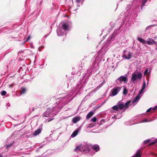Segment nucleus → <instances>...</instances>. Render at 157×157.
<instances>
[{
	"instance_id": "f257e3e1",
	"label": "nucleus",
	"mask_w": 157,
	"mask_h": 157,
	"mask_svg": "<svg viewBox=\"0 0 157 157\" xmlns=\"http://www.w3.org/2000/svg\"><path fill=\"white\" fill-rule=\"evenodd\" d=\"M73 95V93L71 92L69 94L66 93L63 97L59 98L57 100V103L52 109L48 108L47 110L43 114L44 117H48L56 115L60 110L62 107L67 104L70 100L69 99Z\"/></svg>"
},
{
	"instance_id": "f03ea898",
	"label": "nucleus",
	"mask_w": 157,
	"mask_h": 157,
	"mask_svg": "<svg viewBox=\"0 0 157 157\" xmlns=\"http://www.w3.org/2000/svg\"><path fill=\"white\" fill-rule=\"evenodd\" d=\"M71 25V22L70 21H62L59 25V28H58L57 30L58 36H60L64 35V33L63 32L62 29H63L65 31H68L70 29Z\"/></svg>"
},
{
	"instance_id": "7ed1b4c3",
	"label": "nucleus",
	"mask_w": 157,
	"mask_h": 157,
	"mask_svg": "<svg viewBox=\"0 0 157 157\" xmlns=\"http://www.w3.org/2000/svg\"><path fill=\"white\" fill-rule=\"evenodd\" d=\"M91 145L88 144H84L81 146L80 151L84 154H86V155L91 156Z\"/></svg>"
},
{
	"instance_id": "20e7f679",
	"label": "nucleus",
	"mask_w": 157,
	"mask_h": 157,
	"mask_svg": "<svg viewBox=\"0 0 157 157\" xmlns=\"http://www.w3.org/2000/svg\"><path fill=\"white\" fill-rule=\"evenodd\" d=\"M142 77V74L140 72H135L132 74L131 77V82L135 83L136 81L138 80H141Z\"/></svg>"
},
{
	"instance_id": "39448f33",
	"label": "nucleus",
	"mask_w": 157,
	"mask_h": 157,
	"mask_svg": "<svg viewBox=\"0 0 157 157\" xmlns=\"http://www.w3.org/2000/svg\"><path fill=\"white\" fill-rule=\"evenodd\" d=\"M146 87V83L145 81H144L142 86L141 88V89L140 91L136 96L134 98L132 101V103L134 104L135 102L137 103L140 100V98L141 97L140 95L142 93L143 91L145 90Z\"/></svg>"
},
{
	"instance_id": "423d86ee",
	"label": "nucleus",
	"mask_w": 157,
	"mask_h": 157,
	"mask_svg": "<svg viewBox=\"0 0 157 157\" xmlns=\"http://www.w3.org/2000/svg\"><path fill=\"white\" fill-rule=\"evenodd\" d=\"M132 53L130 51H127L126 50H124L122 57L124 59H130L132 58Z\"/></svg>"
},
{
	"instance_id": "0eeeda50",
	"label": "nucleus",
	"mask_w": 157,
	"mask_h": 157,
	"mask_svg": "<svg viewBox=\"0 0 157 157\" xmlns=\"http://www.w3.org/2000/svg\"><path fill=\"white\" fill-rule=\"evenodd\" d=\"M121 89V88L120 87L116 86L113 88L110 94L109 95L111 97H113L117 95Z\"/></svg>"
},
{
	"instance_id": "6e6552de",
	"label": "nucleus",
	"mask_w": 157,
	"mask_h": 157,
	"mask_svg": "<svg viewBox=\"0 0 157 157\" xmlns=\"http://www.w3.org/2000/svg\"><path fill=\"white\" fill-rule=\"evenodd\" d=\"M105 51L101 54L100 52H98V55L96 56L95 62L97 63H99L101 61L102 59L103 56L105 54Z\"/></svg>"
},
{
	"instance_id": "1a4fd4ad",
	"label": "nucleus",
	"mask_w": 157,
	"mask_h": 157,
	"mask_svg": "<svg viewBox=\"0 0 157 157\" xmlns=\"http://www.w3.org/2000/svg\"><path fill=\"white\" fill-rule=\"evenodd\" d=\"M91 151H92L91 155L95 154L99 149V146L97 145H94L92 146H91Z\"/></svg>"
},
{
	"instance_id": "9d476101",
	"label": "nucleus",
	"mask_w": 157,
	"mask_h": 157,
	"mask_svg": "<svg viewBox=\"0 0 157 157\" xmlns=\"http://www.w3.org/2000/svg\"><path fill=\"white\" fill-rule=\"evenodd\" d=\"M117 80H118L120 82H124V83H126L128 81V78L126 76L122 75L118 78Z\"/></svg>"
},
{
	"instance_id": "9b49d317",
	"label": "nucleus",
	"mask_w": 157,
	"mask_h": 157,
	"mask_svg": "<svg viewBox=\"0 0 157 157\" xmlns=\"http://www.w3.org/2000/svg\"><path fill=\"white\" fill-rule=\"evenodd\" d=\"M42 127L43 125L42 124H41L39 128L34 132L33 133V135L34 136H36L40 133L42 129Z\"/></svg>"
},
{
	"instance_id": "f8f14e48",
	"label": "nucleus",
	"mask_w": 157,
	"mask_h": 157,
	"mask_svg": "<svg viewBox=\"0 0 157 157\" xmlns=\"http://www.w3.org/2000/svg\"><path fill=\"white\" fill-rule=\"evenodd\" d=\"M132 101H131L130 100L126 102L124 105V108L125 109H127L128 108L129 105L131 106L132 105H133V106H134L136 105V103H136L135 102L134 104H132Z\"/></svg>"
},
{
	"instance_id": "ddd939ff",
	"label": "nucleus",
	"mask_w": 157,
	"mask_h": 157,
	"mask_svg": "<svg viewBox=\"0 0 157 157\" xmlns=\"http://www.w3.org/2000/svg\"><path fill=\"white\" fill-rule=\"evenodd\" d=\"M119 109L122 110L124 107V105L121 102L119 101L117 104Z\"/></svg>"
},
{
	"instance_id": "4468645a",
	"label": "nucleus",
	"mask_w": 157,
	"mask_h": 157,
	"mask_svg": "<svg viewBox=\"0 0 157 157\" xmlns=\"http://www.w3.org/2000/svg\"><path fill=\"white\" fill-rule=\"evenodd\" d=\"M154 40L151 38H149L146 41V43L149 45H152L154 44Z\"/></svg>"
},
{
	"instance_id": "2eb2a0df",
	"label": "nucleus",
	"mask_w": 157,
	"mask_h": 157,
	"mask_svg": "<svg viewBox=\"0 0 157 157\" xmlns=\"http://www.w3.org/2000/svg\"><path fill=\"white\" fill-rule=\"evenodd\" d=\"M81 119L79 117H76L72 119V121L74 123H76Z\"/></svg>"
},
{
	"instance_id": "dca6fc26",
	"label": "nucleus",
	"mask_w": 157,
	"mask_h": 157,
	"mask_svg": "<svg viewBox=\"0 0 157 157\" xmlns=\"http://www.w3.org/2000/svg\"><path fill=\"white\" fill-rule=\"evenodd\" d=\"M137 39L138 40L144 44H145L146 43V41L140 37H138L137 38Z\"/></svg>"
},
{
	"instance_id": "f3484780",
	"label": "nucleus",
	"mask_w": 157,
	"mask_h": 157,
	"mask_svg": "<svg viewBox=\"0 0 157 157\" xmlns=\"http://www.w3.org/2000/svg\"><path fill=\"white\" fill-rule=\"evenodd\" d=\"M79 131L78 129H76L75 131L71 135V138H74L78 134Z\"/></svg>"
},
{
	"instance_id": "a211bd4d",
	"label": "nucleus",
	"mask_w": 157,
	"mask_h": 157,
	"mask_svg": "<svg viewBox=\"0 0 157 157\" xmlns=\"http://www.w3.org/2000/svg\"><path fill=\"white\" fill-rule=\"evenodd\" d=\"M94 113L93 111L90 112L86 115V118L87 119H90L94 114Z\"/></svg>"
},
{
	"instance_id": "6ab92c4d",
	"label": "nucleus",
	"mask_w": 157,
	"mask_h": 157,
	"mask_svg": "<svg viewBox=\"0 0 157 157\" xmlns=\"http://www.w3.org/2000/svg\"><path fill=\"white\" fill-rule=\"evenodd\" d=\"M26 91V89L24 87L21 88V90L20 91L21 94H22L25 93Z\"/></svg>"
},
{
	"instance_id": "aec40b11",
	"label": "nucleus",
	"mask_w": 157,
	"mask_h": 157,
	"mask_svg": "<svg viewBox=\"0 0 157 157\" xmlns=\"http://www.w3.org/2000/svg\"><path fill=\"white\" fill-rule=\"evenodd\" d=\"M148 0H142V4L141 6V9H142L143 7L144 6Z\"/></svg>"
},
{
	"instance_id": "412c9836",
	"label": "nucleus",
	"mask_w": 157,
	"mask_h": 157,
	"mask_svg": "<svg viewBox=\"0 0 157 157\" xmlns=\"http://www.w3.org/2000/svg\"><path fill=\"white\" fill-rule=\"evenodd\" d=\"M153 120L151 119L149 120H148L147 118H144L143 120H142L141 121V122H150L152 121Z\"/></svg>"
},
{
	"instance_id": "4be33fe9",
	"label": "nucleus",
	"mask_w": 157,
	"mask_h": 157,
	"mask_svg": "<svg viewBox=\"0 0 157 157\" xmlns=\"http://www.w3.org/2000/svg\"><path fill=\"white\" fill-rule=\"evenodd\" d=\"M92 67L91 72L92 73L96 71L98 69V67H96L94 68V67H92Z\"/></svg>"
},
{
	"instance_id": "5701e85b",
	"label": "nucleus",
	"mask_w": 157,
	"mask_h": 157,
	"mask_svg": "<svg viewBox=\"0 0 157 157\" xmlns=\"http://www.w3.org/2000/svg\"><path fill=\"white\" fill-rule=\"evenodd\" d=\"M151 141V140L150 139H148L144 140L143 142V144H146L148 143Z\"/></svg>"
},
{
	"instance_id": "b1692460",
	"label": "nucleus",
	"mask_w": 157,
	"mask_h": 157,
	"mask_svg": "<svg viewBox=\"0 0 157 157\" xmlns=\"http://www.w3.org/2000/svg\"><path fill=\"white\" fill-rule=\"evenodd\" d=\"M114 34H113L112 35L111 37L108 39L107 41H108V42H109L110 41H111L112 40V39L114 37Z\"/></svg>"
},
{
	"instance_id": "393cba45",
	"label": "nucleus",
	"mask_w": 157,
	"mask_h": 157,
	"mask_svg": "<svg viewBox=\"0 0 157 157\" xmlns=\"http://www.w3.org/2000/svg\"><path fill=\"white\" fill-rule=\"evenodd\" d=\"M112 109L114 110L117 111L119 109L117 105L114 106L112 107Z\"/></svg>"
},
{
	"instance_id": "a878e982",
	"label": "nucleus",
	"mask_w": 157,
	"mask_h": 157,
	"mask_svg": "<svg viewBox=\"0 0 157 157\" xmlns=\"http://www.w3.org/2000/svg\"><path fill=\"white\" fill-rule=\"evenodd\" d=\"M80 147H81V146H77L75 148V151L77 152H78V151H79V150H80Z\"/></svg>"
},
{
	"instance_id": "bb28decb",
	"label": "nucleus",
	"mask_w": 157,
	"mask_h": 157,
	"mask_svg": "<svg viewBox=\"0 0 157 157\" xmlns=\"http://www.w3.org/2000/svg\"><path fill=\"white\" fill-rule=\"evenodd\" d=\"M97 120L96 118L95 117H94L92 118L90 120L94 122H95Z\"/></svg>"
},
{
	"instance_id": "cd10ccee",
	"label": "nucleus",
	"mask_w": 157,
	"mask_h": 157,
	"mask_svg": "<svg viewBox=\"0 0 157 157\" xmlns=\"http://www.w3.org/2000/svg\"><path fill=\"white\" fill-rule=\"evenodd\" d=\"M128 92L126 88H124L123 90V94H126Z\"/></svg>"
},
{
	"instance_id": "c85d7f7f",
	"label": "nucleus",
	"mask_w": 157,
	"mask_h": 157,
	"mask_svg": "<svg viewBox=\"0 0 157 157\" xmlns=\"http://www.w3.org/2000/svg\"><path fill=\"white\" fill-rule=\"evenodd\" d=\"M154 26V25H151L149 26H148L146 28V30H149L150 28H151L152 27H153Z\"/></svg>"
},
{
	"instance_id": "c756f323",
	"label": "nucleus",
	"mask_w": 157,
	"mask_h": 157,
	"mask_svg": "<svg viewBox=\"0 0 157 157\" xmlns=\"http://www.w3.org/2000/svg\"><path fill=\"white\" fill-rule=\"evenodd\" d=\"M154 26V25H151L149 26H148L146 28V30H149L150 28H151L152 27H153Z\"/></svg>"
},
{
	"instance_id": "7c9ffc66",
	"label": "nucleus",
	"mask_w": 157,
	"mask_h": 157,
	"mask_svg": "<svg viewBox=\"0 0 157 157\" xmlns=\"http://www.w3.org/2000/svg\"><path fill=\"white\" fill-rule=\"evenodd\" d=\"M6 92L5 91L3 90L2 91L1 93V94L2 95H4L6 94Z\"/></svg>"
},
{
	"instance_id": "2f4dec72",
	"label": "nucleus",
	"mask_w": 157,
	"mask_h": 157,
	"mask_svg": "<svg viewBox=\"0 0 157 157\" xmlns=\"http://www.w3.org/2000/svg\"><path fill=\"white\" fill-rule=\"evenodd\" d=\"M119 114V117H117V115H115V116H114V117H115L116 118V119H119V118H120L121 117V114Z\"/></svg>"
},
{
	"instance_id": "473e14b6",
	"label": "nucleus",
	"mask_w": 157,
	"mask_h": 157,
	"mask_svg": "<svg viewBox=\"0 0 157 157\" xmlns=\"http://www.w3.org/2000/svg\"><path fill=\"white\" fill-rule=\"evenodd\" d=\"M149 69L148 68H147L146 70H145V71H144V75H146L148 72V69Z\"/></svg>"
},
{
	"instance_id": "72a5a7b5",
	"label": "nucleus",
	"mask_w": 157,
	"mask_h": 157,
	"mask_svg": "<svg viewBox=\"0 0 157 157\" xmlns=\"http://www.w3.org/2000/svg\"><path fill=\"white\" fill-rule=\"evenodd\" d=\"M84 0H76V2L78 3L81 2H83Z\"/></svg>"
},
{
	"instance_id": "f704fd0d",
	"label": "nucleus",
	"mask_w": 157,
	"mask_h": 157,
	"mask_svg": "<svg viewBox=\"0 0 157 157\" xmlns=\"http://www.w3.org/2000/svg\"><path fill=\"white\" fill-rule=\"evenodd\" d=\"M87 79H86L84 81L83 83L82 84V86H85V83H86L87 81Z\"/></svg>"
},
{
	"instance_id": "c9c22d12",
	"label": "nucleus",
	"mask_w": 157,
	"mask_h": 157,
	"mask_svg": "<svg viewBox=\"0 0 157 157\" xmlns=\"http://www.w3.org/2000/svg\"><path fill=\"white\" fill-rule=\"evenodd\" d=\"M44 48V47L43 46H41L39 48L38 50L39 51H41V49Z\"/></svg>"
},
{
	"instance_id": "e433bc0d",
	"label": "nucleus",
	"mask_w": 157,
	"mask_h": 157,
	"mask_svg": "<svg viewBox=\"0 0 157 157\" xmlns=\"http://www.w3.org/2000/svg\"><path fill=\"white\" fill-rule=\"evenodd\" d=\"M54 118H53L52 117H51L50 118H49L48 119V122H49L52 120H53Z\"/></svg>"
},
{
	"instance_id": "4c0bfd02",
	"label": "nucleus",
	"mask_w": 157,
	"mask_h": 157,
	"mask_svg": "<svg viewBox=\"0 0 157 157\" xmlns=\"http://www.w3.org/2000/svg\"><path fill=\"white\" fill-rule=\"evenodd\" d=\"M152 109V108H150L149 109H148L147 110V112H148L150 111H151V109Z\"/></svg>"
},
{
	"instance_id": "58836bf2",
	"label": "nucleus",
	"mask_w": 157,
	"mask_h": 157,
	"mask_svg": "<svg viewBox=\"0 0 157 157\" xmlns=\"http://www.w3.org/2000/svg\"><path fill=\"white\" fill-rule=\"evenodd\" d=\"M155 44L156 46H157V48H156V49H157V42L155 41H154V44Z\"/></svg>"
},
{
	"instance_id": "ea45409f",
	"label": "nucleus",
	"mask_w": 157,
	"mask_h": 157,
	"mask_svg": "<svg viewBox=\"0 0 157 157\" xmlns=\"http://www.w3.org/2000/svg\"><path fill=\"white\" fill-rule=\"evenodd\" d=\"M12 145V144H11L10 145H7L6 146V147H7V148H8L9 147H10Z\"/></svg>"
},
{
	"instance_id": "a19ab883",
	"label": "nucleus",
	"mask_w": 157,
	"mask_h": 157,
	"mask_svg": "<svg viewBox=\"0 0 157 157\" xmlns=\"http://www.w3.org/2000/svg\"><path fill=\"white\" fill-rule=\"evenodd\" d=\"M157 109V106H156L155 107H154L153 109V110H154L155 109Z\"/></svg>"
},
{
	"instance_id": "79ce46f5",
	"label": "nucleus",
	"mask_w": 157,
	"mask_h": 157,
	"mask_svg": "<svg viewBox=\"0 0 157 157\" xmlns=\"http://www.w3.org/2000/svg\"><path fill=\"white\" fill-rule=\"evenodd\" d=\"M30 36H29L27 39V40H29L30 39Z\"/></svg>"
},
{
	"instance_id": "37998d69",
	"label": "nucleus",
	"mask_w": 157,
	"mask_h": 157,
	"mask_svg": "<svg viewBox=\"0 0 157 157\" xmlns=\"http://www.w3.org/2000/svg\"><path fill=\"white\" fill-rule=\"evenodd\" d=\"M155 142H152L151 143H150V145L153 144H154L155 143Z\"/></svg>"
},
{
	"instance_id": "c03bdc74",
	"label": "nucleus",
	"mask_w": 157,
	"mask_h": 157,
	"mask_svg": "<svg viewBox=\"0 0 157 157\" xmlns=\"http://www.w3.org/2000/svg\"><path fill=\"white\" fill-rule=\"evenodd\" d=\"M6 106H7V108H8V107L10 106V105L9 104H7V105H6Z\"/></svg>"
},
{
	"instance_id": "a18cd8bd",
	"label": "nucleus",
	"mask_w": 157,
	"mask_h": 157,
	"mask_svg": "<svg viewBox=\"0 0 157 157\" xmlns=\"http://www.w3.org/2000/svg\"><path fill=\"white\" fill-rule=\"evenodd\" d=\"M73 157H79L78 155H75Z\"/></svg>"
},
{
	"instance_id": "49530a36",
	"label": "nucleus",
	"mask_w": 157,
	"mask_h": 157,
	"mask_svg": "<svg viewBox=\"0 0 157 157\" xmlns=\"http://www.w3.org/2000/svg\"><path fill=\"white\" fill-rule=\"evenodd\" d=\"M93 127V126H92L91 125H89V127H90V128H92Z\"/></svg>"
},
{
	"instance_id": "de8ad7c7",
	"label": "nucleus",
	"mask_w": 157,
	"mask_h": 157,
	"mask_svg": "<svg viewBox=\"0 0 157 157\" xmlns=\"http://www.w3.org/2000/svg\"><path fill=\"white\" fill-rule=\"evenodd\" d=\"M3 156H2V155H0V157H2Z\"/></svg>"
},
{
	"instance_id": "09e8293b",
	"label": "nucleus",
	"mask_w": 157,
	"mask_h": 157,
	"mask_svg": "<svg viewBox=\"0 0 157 157\" xmlns=\"http://www.w3.org/2000/svg\"><path fill=\"white\" fill-rule=\"evenodd\" d=\"M78 7H79V6H79V5H78Z\"/></svg>"
},
{
	"instance_id": "8fccbe9b",
	"label": "nucleus",
	"mask_w": 157,
	"mask_h": 157,
	"mask_svg": "<svg viewBox=\"0 0 157 157\" xmlns=\"http://www.w3.org/2000/svg\"><path fill=\"white\" fill-rule=\"evenodd\" d=\"M71 100H72V98H71Z\"/></svg>"
}]
</instances>
